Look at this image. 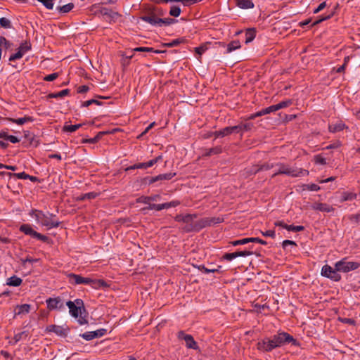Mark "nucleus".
Listing matches in <instances>:
<instances>
[{
  "instance_id": "nucleus-1",
  "label": "nucleus",
  "mask_w": 360,
  "mask_h": 360,
  "mask_svg": "<svg viewBox=\"0 0 360 360\" xmlns=\"http://www.w3.org/2000/svg\"><path fill=\"white\" fill-rule=\"evenodd\" d=\"M288 344L300 346L299 342L290 334L284 331H278L276 334L266 337L257 343V349L262 352H271L274 349Z\"/></svg>"
},
{
  "instance_id": "nucleus-2",
  "label": "nucleus",
  "mask_w": 360,
  "mask_h": 360,
  "mask_svg": "<svg viewBox=\"0 0 360 360\" xmlns=\"http://www.w3.org/2000/svg\"><path fill=\"white\" fill-rule=\"evenodd\" d=\"M271 169H272V171L269 173V176L271 178H274L276 175L279 174H285L289 177L304 176L309 173L306 169L298 168L295 166H290L289 165L277 164L276 165L273 166L267 164L262 165L259 169L255 171V174L262 171L268 172Z\"/></svg>"
},
{
  "instance_id": "nucleus-3",
  "label": "nucleus",
  "mask_w": 360,
  "mask_h": 360,
  "mask_svg": "<svg viewBox=\"0 0 360 360\" xmlns=\"http://www.w3.org/2000/svg\"><path fill=\"white\" fill-rule=\"evenodd\" d=\"M336 270L340 272L347 273L357 269L360 266V263L356 262H347L345 257L335 264Z\"/></svg>"
},
{
  "instance_id": "nucleus-4",
  "label": "nucleus",
  "mask_w": 360,
  "mask_h": 360,
  "mask_svg": "<svg viewBox=\"0 0 360 360\" xmlns=\"http://www.w3.org/2000/svg\"><path fill=\"white\" fill-rule=\"evenodd\" d=\"M12 179H23L29 180H39L36 176L27 174L25 172L12 173L7 171H0V180H11Z\"/></svg>"
},
{
  "instance_id": "nucleus-5",
  "label": "nucleus",
  "mask_w": 360,
  "mask_h": 360,
  "mask_svg": "<svg viewBox=\"0 0 360 360\" xmlns=\"http://www.w3.org/2000/svg\"><path fill=\"white\" fill-rule=\"evenodd\" d=\"M83 300L77 298L75 301L68 300L65 304L69 308V313L70 316L75 319L79 318V311Z\"/></svg>"
},
{
  "instance_id": "nucleus-6",
  "label": "nucleus",
  "mask_w": 360,
  "mask_h": 360,
  "mask_svg": "<svg viewBox=\"0 0 360 360\" xmlns=\"http://www.w3.org/2000/svg\"><path fill=\"white\" fill-rule=\"evenodd\" d=\"M31 48L32 45L30 41H25L22 42L18 49V51L15 53L10 56L8 59L9 61H14L17 59L21 58L25 53L31 50Z\"/></svg>"
},
{
  "instance_id": "nucleus-7",
  "label": "nucleus",
  "mask_w": 360,
  "mask_h": 360,
  "mask_svg": "<svg viewBox=\"0 0 360 360\" xmlns=\"http://www.w3.org/2000/svg\"><path fill=\"white\" fill-rule=\"evenodd\" d=\"M207 226H209V223H207V219L205 217L194 221L193 225H188L187 227H183L182 229L186 233L198 232Z\"/></svg>"
},
{
  "instance_id": "nucleus-8",
  "label": "nucleus",
  "mask_w": 360,
  "mask_h": 360,
  "mask_svg": "<svg viewBox=\"0 0 360 360\" xmlns=\"http://www.w3.org/2000/svg\"><path fill=\"white\" fill-rule=\"evenodd\" d=\"M162 155H159L154 159H152L146 162L136 163L134 164L126 169V172H129L134 169H146L148 167L153 166L155 164L158 162L160 160H162Z\"/></svg>"
},
{
  "instance_id": "nucleus-9",
  "label": "nucleus",
  "mask_w": 360,
  "mask_h": 360,
  "mask_svg": "<svg viewBox=\"0 0 360 360\" xmlns=\"http://www.w3.org/2000/svg\"><path fill=\"white\" fill-rule=\"evenodd\" d=\"M107 333V330L105 328H101L94 331L86 332L80 334L79 336L86 340L90 341L94 338H98L105 335Z\"/></svg>"
},
{
  "instance_id": "nucleus-10",
  "label": "nucleus",
  "mask_w": 360,
  "mask_h": 360,
  "mask_svg": "<svg viewBox=\"0 0 360 360\" xmlns=\"http://www.w3.org/2000/svg\"><path fill=\"white\" fill-rule=\"evenodd\" d=\"M47 308L49 310L61 309L63 307V299L60 297H56L54 298L49 297L46 300Z\"/></svg>"
},
{
  "instance_id": "nucleus-11",
  "label": "nucleus",
  "mask_w": 360,
  "mask_h": 360,
  "mask_svg": "<svg viewBox=\"0 0 360 360\" xmlns=\"http://www.w3.org/2000/svg\"><path fill=\"white\" fill-rule=\"evenodd\" d=\"M179 338L184 340L186 346L188 348L193 349L195 350L199 349L197 342L195 341L193 337L191 335L186 334L184 331H180L179 332Z\"/></svg>"
},
{
  "instance_id": "nucleus-12",
  "label": "nucleus",
  "mask_w": 360,
  "mask_h": 360,
  "mask_svg": "<svg viewBox=\"0 0 360 360\" xmlns=\"http://www.w3.org/2000/svg\"><path fill=\"white\" fill-rule=\"evenodd\" d=\"M46 330L54 333L58 336L65 338L70 331V328L68 327L64 328L63 326L57 325H49L46 327Z\"/></svg>"
},
{
  "instance_id": "nucleus-13",
  "label": "nucleus",
  "mask_w": 360,
  "mask_h": 360,
  "mask_svg": "<svg viewBox=\"0 0 360 360\" xmlns=\"http://www.w3.org/2000/svg\"><path fill=\"white\" fill-rule=\"evenodd\" d=\"M252 255H253V252L250 250L236 251L234 252L224 254L222 259L226 261H231L238 257H246Z\"/></svg>"
},
{
  "instance_id": "nucleus-14",
  "label": "nucleus",
  "mask_w": 360,
  "mask_h": 360,
  "mask_svg": "<svg viewBox=\"0 0 360 360\" xmlns=\"http://www.w3.org/2000/svg\"><path fill=\"white\" fill-rule=\"evenodd\" d=\"M141 19L143 21L150 24L151 25L160 27V20L161 18L158 17L157 15L153 13H149L148 15H143V16L141 17Z\"/></svg>"
},
{
  "instance_id": "nucleus-15",
  "label": "nucleus",
  "mask_w": 360,
  "mask_h": 360,
  "mask_svg": "<svg viewBox=\"0 0 360 360\" xmlns=\"http://www.w3.org/2000/svg\"><path fill=\"white\" fill-rule=\"evenodd\" d=\"M161 200V195L159 194H155L150 196H144L142 195L136 199V202L138 203H143V204H151V201H160Z\"/></svg>"
},
{
  "instance_id": "nucleus-16",
  "label": "nucleus",
  "mask_w": 360,
  "mask_h": 360,
  "mask_svg": "<svg viewBox=\"0 0 360 360\" xmlns=\"http://www.w3.org/2000/svg\"><path fill=\"white\" fill-rule=\"evenodd\" d=\"M311 208L314 210H319L321 212H331L334 211V208L326 203L323 202H316L314 203L311 206Z\"/></svg>"
},
{
  "instance_id": "nucleus-17",
  "label": "nucleus",
  "mask_w": 360,
  "mask_h": 360,
  "mask_svg": "<svg viewBox=\"0 0 360 360\" xmlns=\"http://www.w3.org/2000/svg\"><path fill=\"white\" fill-rule=\"evenodd\" d=\"M88 316V312L85 308L84 302L81 306V310L79 311V318L77 319V322L79 325H85L88 324V320L86 317Z\"/></svg>"
},
{
  "instance_id": "nucleus-18",
  "label": "nucleus",
  "mask_w": 360,
  "mask_h": 360,
  "mask_svg": "<svg viewBox=\"0 0 360 360\" xmlns=\"http://www.w3.org/2000/svg\"><path fill=\"white\" fill-rule=\"evenodd\" d=\"M67 278L70 284L76 285L82 284L83 276L74 273H68L67 274Z\"/></svg>"
},
{
  "instance_id": "nucleus-19",
  "label": "nucleus",
  "mask_w": 360,
  "mask_h": 360,
  "mask_svg": "<svg viewBox=\"0 0 360 360\" xmlns=\"http://www.w3.org/2000/svg\"><path fill=\"white\" fill-rule=\"evenodd\" d=\"M345 129H348V127L342 121H339L335 124H331L328 126V130L331 133L341 131Z\"/></svg>"
},
{
  "instance_id": "nucleus-20",
  "label": "nucleus",
  "mask_w": 360,
  "mask_h": 360,
  "mask_svg": "<svg viewBox=\"0 0 360 360\" xmlns=\"http://www.w3.org/2000/svg\"><path fill=\"white\" fill-rule=\"evenodd\" d=\"M357 197L356 193L349 191H343L340 193V200L339 201L340 202H343L345 201H352L354 199H356Z\"/></svg>"
},
{
  "instance_id": "nucleus-21",
  "label": "nucleus",
  "mask_w": 360,
  "mask_h": 360,
  "mask_svg": "<svg viewBox=\"0 0 360 360\" xmlns=\"http://www.w3.org/2000/svg\"><path fill=\"white\" fill-rule=\"evenodd\" d=\"M31 305L29 304H23L16 305L15 307V316L28 314L30 311Z\"/></svg>"
},
{
  "instance_id": "nucleus-22",
  "label": "nucleus",
  "mask_w": 360,
  "mask_h": 360,
  "mask_svg": "<svg viewBox=\"0 0 360 360\" xmlns=\"http://www.w3.org/2000/svg\"><path fill=\"white\" fill-rule=\"evenodd\" d=\"M19 230L24 233L25 235H27V236H31L32 238H34L35 237V235L37 234V231H34L30 224H22L20 228H19Z\"/></svg>"
},
{
  "instance_id": "nucleus-23",
  "label": "nucleus",
  "mask_w": 360,
  "mask_h": 360,
  "mask_svg": "<svg viewBox=\"0 0 360 360\" xmlns=\"http://www.w3.org/2000/svg\"><path fill=\"white\" fill-rule=\"evenodd\" d=\"M8 120L11 122L12 123H15L19 125H22L26 122H32L34 120V117L31 116H27L25 115L23 117L14 119V118H8Z\"/></svg>"
},
{
  "instance_id": "nucleus-24",
  "label": "nucleus",
  "mask_w": 360,
  "mask_h": 360,
  "mask_svg": "<svg viewBox=\"0 0 360 360\" xmlns=\"http://www.w3.org/2000/svg\"><path fill=\"white\" fill-rule=\"evenodd\" d=\"M176 175V173H166V174H159L155 177H152L150 179H149V177H145L142 180H169L172 178H173Z\"/></svg>"
},
{
  "instance_id": "nucleus-25",
  "label": "nucleus",
  "mask_w": 360,
  "mask_h": 360,
  "mask_svg": "<svg viewBox=\"0 0 360 360\" xmlns=\"http://www.w3.org/2000/svg\"><path fill=\"white\" fill-rule=\"evenodd\" d=\"M256 29L255 28H248L245 30V44H249L254 40L256 37Z\"/></svg>"
},
{
  "instance_id": "nucleus-26",
  "label": "nucleus",
  "mask_w": 360,
  "mask_h": 360,
  "mask_svg": "<svg viewBox=\"0 0 360 360\" xmlns=\"http://www.w3.org/2000/svg\"><path fill=\"white\" fill-rule=\"evenodd\" d=\"M0 139H3L4 140L8 141L12 143H16L20 142V139L13 135H9L6 131H0Z\"/></svg>"
},
{
  "instance_id": "nucleus-27",
  "label": "nucleus",
  "mask_w": 360,
  "mask_h": 360,
  "mask_svg": "<svg viewBox=\"0 0 360 360\" xmlns=\"http://www.w3.org/2000/svg\"><path fill=\"white\" fill-rule=\"evenodd\" d=\"M186 42H187V39L185 37H180V38L173 39L170 42L163 44V46L170 48V47L177 46L181 44H185Z\"/></svg>"
},
{
  "instance_id": "nucleus-28",
  "label": "nucleus",
  "mask_w": 360,
  "mask_h": 360,
  "mask_svg": "<svg viewBox=\"0 0 360 360\" xmlns=\"http://www.w3.org/2000/svg\"><path fill=\"white\" fill-rule=\"evenodd\" d=\"M236 5L242 9H249L254 7L251 0H236Z\"/></svg>"
},
{
  "instance_id": "nucleus-29",
  "label": "nucleus",
  "mask_w": 360,
  "mask_h": 360,
  "mask_svg": "<svg viewBox=\"0 0 360 360\" xmlns=\"http://www.w3.org/2000/svg\"><path fill=\"white\" fill-rule=\"evenodd\" d=\"M110 133L111 132L109 131H99L96 134V136H94V138L89 139H86V140L84 141V142L89 143H96L99 141V140L103 137V136H104L105 134H110Z\"/></svg>"
},
{
  "instance_id": "nucleus-30",
  "label": "nucleus",
  "mask_w": 360,
  "mask_h": 360,
  "mask_svg": "<svg viewBox=\"0 0 360 360\" xmlns=\"http://www.w3.org/2000/svg\"><path fill=\"white\" fill-rule=\"evenodd\" d=\"M22 283V280L16 276H13L7 279L6 284L10 286H14V287H18L20 286Z\"/></svg>"
},
{
  "instance_id": "nucleus-31",
  "label": "nucleus",
  "mask_w": 360,
  "mask_h": 360,
  "mask_svg": "<svg viewBox=\"0 0 360 360\" xmlns=\"http://www.w3.org/2000/svg\"><path fill=\"white\" fill-rule=\"evenodd\" d=\"M75 7V5L73 3H68L64 6H58L56 7V10L60 13H63V14H65V13H68L69 12H70Z\"/></svg>"
},
{
  "instance_id": "nucleus-32",
  "label": "nucleus",
  "mask_w": 360,
  "mask_h": 360,
  "mask_svg": "<svg viewBox=\"0 0 360 360\" xmlns=\"http://www.w3.org/2000/svg\"><path fill=\"white\" fill-rule=\"evenodd\" d=\"M196 214H186L184 215V223L186 225L184 227H187L188 225H193L194 219L197 218Z\"/></svg>"
},
{
  "instance_id": "nucleus-33",
  "label": "nucleus",
  "mask_w": 360,
  "mask_h": 360,
  "mask_svg": "<svg viewBox=\"0 0 360 360\" xmlns=\"http://www.w3.org/2000/svg\"><path fill=\"white\" fill-rule=\"evenodd\" d=\"M301 190L297 189V191H305L309 190L311 191H317L320 190V186L315 184H302L300 186H299Z\"/></svg>"
},
{
  "instance_id": "nucleus-34",
  "label": "nucleus",
  "mask_w": 360,
  "mask_h": 360,
  "mask_svg": "<svg viewBox=\"0 0 360 360\" xmlns=\"http://www.w3.org/2000/svg\"><path fill=\"white\" fill-rule=\"evenodd\" d=\"M136 51H139V52H150V53H162L163 51H159V50H155L152 47H136L134 49H132L131 51V52H136Z\"/></svg>"
},
{
  "instance_id": "nucleus-35",
  "label": "nucleus",
  "mask_w": 360,
  "mask_h": 360,
  "mask_svg": "<svg viewBox=\"0 0 360 360\" xmlns=\"http://www.w3.org/2000/svg\"><path fill=\"white\" fill-rule=\"evenodd\" d=\"M7 187L12 190L13 193H19L20 188V183L19 181H8Z\"/></svg>"
},
{
  "instance_id": "nucleus-36",
  "label": "nucleus",
  "mask_w": 360,
  "mask_h": 360,
  "mask_svg": "<svg viewBox=\"0 0 360 360\" xmlns=\"http://www.w3.org/2000/svg\"><path fill=\"white\" fill-rule=\"evenodd\" d=\"M163 209H166V206H165V203H162V204H149V205L146 207H144L142 209V210L143 212H145L146 210H155L157 211H160Z\"/></svg>"
},
{
  "instance_id": "nucleus-37",
  "label": "nucleus",
  "mask_w": 360,
  "mask_h": 360,
  "mask_svg": "<svg viewBox=\"0 0 360 360\" xmlns=\"http://www.w3.org/2000/svg\"><path fill=\"white\" fill-rule=\"evenodd\" d=\"M240 43L238 40L231 41L227 45V53H230L240 48Z\"/></svg>"
},
{
  "instance_id": "nucleus-38",
  "label": "nucleus",
  "mask_w": 360,
  "mask_h": 360,
  "mask_svg": "<svg viewBox=\"0 0 360 360\" xmlns=\"http://www.w3.org/2000/svg\"><path fill=\"white\" fill-rule=\"evenodd\" d=\"M212 134H214L215 138L224 137V136H228L230 134L229 127H225L221 130H219V131H213V132H212Z\"/></svg>"
},
{
  "instance_id": "nucleus-39",
  "label": "nucleus",
  "mask_w": 360,
  "mask_h": 360,
  "mask_svg": "<svg viewBox=\"0 0 360 360\" xmlns=\"http://www.w3.org/2000/svg\"><path fill=\"white\" fill-rule=\"evenodd\" d=\"M110 285L108 284L107 282H105L104 280L102 279H95L94 283V288L95 289H99V288H108Z\"/></svg>"
},
{
  "instance_id": "nucleus-40",
  "label": "nucleus",
  "mask_w": 360,
  "mask_h": 360,
  "mask_svg": "<svg viewBox=\"0 0 360 360\" xmlns=\"http://www.w3.org/2000/svg\"><path fill=\"white\" fill-rule=\"evenodd\" d=\"M333 268L330 265L326 264L321 268V275L323 277L328 278L330 273H333Z\"/></svg>"
},
{
  "instance_id": "nucleus-41",
  "label": "nucleus",
  "mask_w": 360,
  "mask_h": 360,
  "mask_svg": "<svg viewBox=\"0 0 360 360\" xmlns=\"http://www.w3.org/2000/svg\"><path fill=\"white\" fill-rule=\"evenodd\" d=\"M70 94V90L68 89H63L58 93H51L48 95L49 98H60L63 97L65 96H68Z\"/></svg>"
},
{
  "instance_id": "nucleus-42",
  "label": "nucleus",
  "mask_w": 360,
  "mask_h": 360,
  "mask_svg": "<svg viewBox=\"0 0 360 360\" xmlns=\"http://www.w3.org/2000/svg\"><path fill=\"white\" fill-rule=\"evenodd\" d=\"M338 272L340 271L336 270V267L335 266L333 269V273H330L328 278L335 282L340 281L342 278V276Z\"/></svg>"
},
{
  "instance_id": "nucleus-43",
  "label": "nucleus",
  "mask_w": 360,
  "mask_h": 360,
  "mask_svg": "<svg viewBox=\"0 0 360 360\" xmlns=\"http://www.w3.org/2000/svg\"><path fill=\"white\" fill-rule=\"evenodd\" d=\"M82 126V124H77L74 125H64L63 131L66 132H74Z\"/></svg>"
},
{
  "instance_id": "nucleus-44",
  "label": "nucleus",
  "mask_w": 360,
  "mask_h": 360,
  "mask_svg": "<svg viewBox=\"0 0 360 360\" xmlns=\"http://www.w3.org/2000/svg\"><path fill=\"white\" fill-rule=\"evenodd\" d=\"M288 246L289 247H297V245L295 241L290 240H285L282 242V248H283V250L285 251L290 252L291 250L288 249Z\"/></svg>"
},
{
  "instance_id": "nucleus-45",
  "label": "nucleus",
  "mask_w": 360,
  "mask_h": 360,
  "mask_svg": "<svg viewBox=\"0 0 360 360\" xmlns=\"http://www.w3.org/2000/svg\"><path fill=\"white\" fill-rule=\"evenodd\" d=\"M101 13H102L103 15H106V16H108L112 18H114L115 16L119 15L118 13L113 12L112 10H110L108 8H103L101 10Z\"/></svg>"
},
{
  "instance_id": "nucleus-46",
  "label": "nucleus",
  "mask_w": 360,
  "mask_h": 360,
  "mask_svg": "<svg viewBox=\"0 0 360 360\" xmlns=\"http://www.w3.org/2000/svg\"><path fill=\"white\" fill-rule=\"evenodd\" d=\"M160 27H162V26H169L172 24L176 22L177 20L174 18H161L160 20Z\"/></svg>"
},
{
  "instance_id": "nucleus-47",
  "label": "nucleus",
  "mask_w": 360,
  "mask_h": 360,
  "mask_svg": "<svg viewBox=\"0 0 360 360\" xmlns=\"http://www.w3.org/2000/svg\"><path fill=\"white\" fill-rule=\"evenodd\" d=\"M292 101L291 99H288L285 101H283L280 102L279 103L276 104L275 105L276 108V110H278L280 109L290 106V105H292Z\"/></svg>"
},
{
  "instance_id": "nucleus-48",
  "label": "nucleus",
  "mask_w": 360,
  "mask_h": 360,
  "mask_svg": "<svg viewBox=\"0 0 360 360\" xmlns=\"http://www.w3.org/2000/svg\"><path fill=\"white\" fill-rule=\"evenodd\" d=\"M41 216L43 217L44 220L42 221V224L46 226H49L50 224V219L49 217H46L45 214L41 211H38V214L36 215L37 219H39L41 218Z\"/></svg>"
},
{
  "instance_id": "nucleus-49",
  "label": "nucleus",
  "mask_w": 360,
  "mask_h": 360,
  "mask_svg": "<svg viewBox=\"0 0 360 360\" xmlns=\"http://www.w3.org/2000/svg\"><path fill=\"white\" fill-rule=\"evenodd\" d=\"M181 14V8L178 6H172L169 10V15L173 17H179Z\"/></svg>"
},
{
  "instance_id": "nucleus-50",
  "label": "nucleus",
  "mask_w": 360,
  "mask_h": 360,
  "mask_svg": "<svg viewBox=\"0 0 360 360\" xmlns=\"http://www.w3.org/2000/svg\"><path fill=\"white\" fill-rule=\"evenodd\" d=\"M0 27H2L5 29H10L12 27L11 22L7 19L6 18H0Z\"/></svg>"
},
{
  "instance_id": "nucleus-51",
  "label": "nucleus",
  "mask_w": 360,
  "mask_h": 360,
  "mask_svg": "<svg viewBox=\"0 0 360 360\" xmlns=\"http://www.w3.org/2000/svg\"><path fill=\"white\" fill-rule=\"evenodd\" d=\"M348 219L356 226L359 225L360 223V213L349 215Z\"/></svg>"
},
{
  "instance_id": "nucleus-52",
  "label": "nucleus",
  "mask_w": 360,
  "mask_h": 360,
  "mask_svg": "<svg viewBox=\"0 0 360 360\" xmlns=\"http://www.w3.org/2000/svg\"><path fill=\"white\" fill-rule=\"evenodd\" d=\"M259 111L261 112L262 116H263V115L269 114L271 112H276L277 110H276V105H273L269 106V107H267L266 108H264V109H262V110H261Z\"/></svg>"
},
{
  "instance_id": "nucleus-53",
  "label": "nucleus",
  "mask_w": 360,
  "mask_h": 360,
  "mask_svg": "<svg viewBox=\"0 0 360 360\" xmlns=\"http://www.w3.org/2000/svg\"><path fill=\"white\" fill-rule=\"evenodd\" d=\"M207 223H209V226L220 224L223 221V219L220 217H206Z\"/></svg>"
},
{
  "instance_id": "nucleus-54",
  "label": "nucleus",
  "mask_w": 360,
  "mask_h": 360,
  "mask_svg": "<svg viewBox=\"0 0 360 360\" xmlns=\"http://www.w3.org/2000/svg\"><path fill=\"white\" fill-rule=\"evenodd\" d=\"M27 336H28V332L27 331H22V332L18 333L17 334H15L14 338H13V339L15 340V343H17L22 338H26Z\"/></svg>"
},
{
  "instance_id": "nucleus-55",
  "label": "nucleus",
  "mask_w": 360,
  "mask_h": 360,
  "mask_svg": "<svg viewBox=\"0 0 360 360\" xmlns=\"http://www.w3.org/2000/svg\"><path fill=\"white\" fill-rule=\"evenodd\" d=\"M37 1L41 3L45 6V8L49 10H51L53 8V0H37Z\"/></svg>"
},
{
  "instance_id": "nucleus-56",
  "label": "nucleus",
  "mask_w": 360,
  "mask_h": 360,
  "mask_svg": "<svg viewBox=\"0 0 360 360\" xmlns=\"http://www.w3.org/2000/svg\"><path fill=\"white\" fill-rule=\"evenodd\" d=\"M249 243V238H245L240 240H236L231 242V244L233 246H237L240 245H245Z\"/></svg>"
},
{
  "instance_id": "nucleus-57",
  "label": "nucleus",
  "mask_w": 360,
  "mask_h": 360,
  "mask_svg": "<svg viewBox=\"0 0 360 360\" xmlns=\"http://www.w3.org/2000/svg\"><path fill=\"white\" fill-rule=\"evenodd\" d=\"M286 230L290 231L299 232V231H304V226H295V225L292 224V225H289V227H286Z\"/></svg>"
},
{
  "instance_id": "nucleus-58",
  "label": "nucleus",
  "mask_w": 360,
  "mask_h": 360,
  "mask_svg": "<svg viewBox=\"0 0 360 360\" xmlns=\"http://www.w3.org/2000/svg\"><path fill=\"white\" fill-rule=\"evenodd\" d=\"M91 104H96V105H100L102 104V103L96 99H91V100L86 101L83 102L82 104V107H89Z\"/></svg>"
},
{
  "instance_id": "nucleus-59",
  "label": "nucleus",
  "mask_w": 360,
  "mask_h": 360,
  "mask_svg": "<svg viewBox=\"0 0 360 360\" xmlns=\"http://www.w3.org/2000/svg\"><path fill=\"white\" fill-rule=\"evenodd\" d=\"M240 125L241 127L242 132L250 131L253 127V124L251 122L241 123Z\"/></svg>"
},
{
  "instance_id": "nucleus-60",
  "label": "nucleus",
  "mask_w": 360,
  "mask_h": 360,
  "mask_svg": "<svg viewBox=\"0 0 360 360\" xmlns=\"http://www.w3.org/2000/svg\"><path fill=\"white\" fill-rule=\"evenodd\" d=\"M34 238H37V239H38L42 242H44V243H49V240H50V238L48 236L43 235L38 232L35 235Z\"/></svg>"
},
{
  "instance_id": "nucleus-61",
  "label": "nucleus",
  "mask_w": 360,
  "mask_h": 360,
  "mask_svg": "<svg viewBox=\"0 0 360 360\" xmlns=\"http://www.w3.org/2000/svg\"><path fill=\"white\" fill-rule=\"evenodd\" d=\"M58 76H59L58 72H54V73L46 75L44 78V80L47 81V82H51V81L55 80L56 78H58Z\"/></svg>"
},
{
  "instance_id": "nucleus-62",
  "label": "nucleus",
  "mask_w": 360,
  "mask_h": 360,
  "mask_svg": "<svg viewBox=\"0 0 360 360\" xmlns=\"http://www.w3.org/2000/svg\"><path fill=\"white\" fill-rule=\"evenodd\" d=\"M229 129L230 134H231L233 133L238 134V133L242 132L241 127L240 124L236 125V126H232V127H229Z\"/></svg>"
},
{
  "instance_id": "nucleus-63",
  "label": "nucleus",
  "mask_w": 360,
  "mask_h": 360,
  "mask_svg": "<svg viewBox=\"0 0 360 360\" xmlns=\"http://www.w3.org/2000/svg\"><path fill=\"white\" fill-rule=\"evenodd\" d=\"M100 192H89L84 194V197H86V200H91L94 199L100 195Z\"/></svg>"
},
{
  "instance_id": "nucleus-64",
  "label": "nucleus",
  "mask_w": 360,
  "mask_h": 360,
  "mask_svg": "<svg viewBox=\"0 0 360 360\" xmlns=\"http://www.w3.org/2000/svg\"><path fill=\"white\" fill-rule=\"evenodd\" d=\"M315 162L320 165H326V160L320 155H317L314 157Z\"/></svg>"
}]
</instances>
